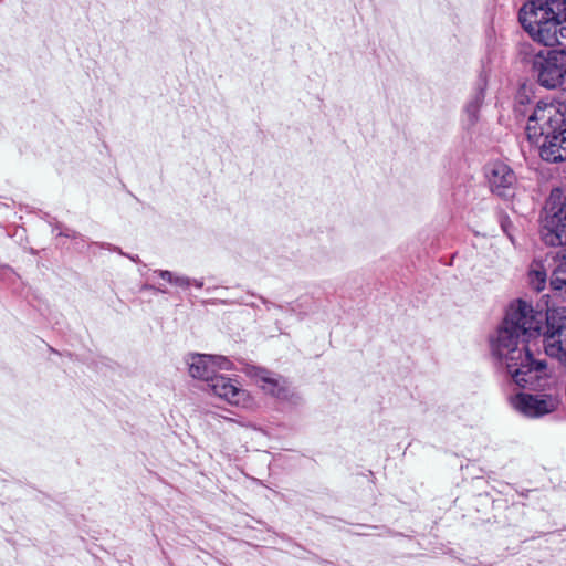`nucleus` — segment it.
I'll list each match as a JSON object with an SVG mask.
<instances>
[{
    "mask_svg": "<svg viewBox=\"0 0 566 566\" xmlns=\"http://www.w3.org/2000/svg\"><path fill=\"white\" fill-rule=\"evenodd\" d=\"M546 322L544 348L547 356L566 367V307L535 310L525 300L513 301L502 325L491 340L492 354L520 387L537 388L548 377L546 363L535 359L530 348Z\"/></svg>",
    "mask_w": 566,
    "mask_h": 566,
    "instance_id": "f257e3e1",
    "label": "nucleus"
},
{
    "mask_svg": "<svg viewBox=\"0 0 566 566\" xmlns=\"http://www.w3.org/2000/svg\"><path fill=\"white\" fill-rule=\"evenodd\" d=\"M526 134L530 139L544 137L539 148L543 160H566V116L560 108V102L538 103L528 118Z\"/></svg>",
    "mask_w": 566,
    "mask_h": 566,
    "instance_id": "f03ea898",
    "label": "nucleus"
},
{
    "mask_svg": "<svg viewBox=\"0 0 566 566\" xmlns=\"http://www.w3.org/2000/svg\"><path fill=\"white\" fill-rule=\"evenodd\" d=\"M518 19L530 36L545 46L566 39V0H553L551 6L528 1L521 8Z\"/></svg>",
    "mask_w": 566,
    "mask_h": 566,
    "instance_id": "7ed1b4c3",
    "label": "nucleus"
},
{
    "mask_svg": "<svg viewBox=\"0 0 566 566\" xmlns=\"http://www.w3.org/2000/svg\"><path fill=\"white\" fill-rule=\"evenodd\" d=\"M537 83L548 90L560 86L566 80V51H541L533 59Z\"/></svg>",
    "mask_w": 566,
    "mask_h": 566,
    "instance_id": "20e7f679",
    "label": "nucleus"
},
{
    "mask_svg": "<svg viewBox=\"0 0 566 566\" xmlns=\"http://www.w3.org/2000/svg\"><path fill=\"white\" fill-rule=\"evenodd\" d=\"M188 366L192 378L203 380L208 385L218 371L232 369V363L227 357L206 354L190 355Z\"/></svg>",
    "mask_w": 566,
    "mask_h": 566,
    "instance_id": "39448f33",
    "label": "nucleus"
},
{
    "mask_svg": "<svg viewBox=\"0 0 566 566\" xmlns=\"http://www.w3.org/2000/svg\"><path fill=\"white\" fill-rule=\"evenodd\" d=\"M541 234L547 245H566V196L543 220Z\"/></svg>",
    "mask_w": 566,
    "mask_h": 566,
    "instance_id": "423d86ee",
    "label": "nucleus"
},
{
    "mask_svg": "<svg viewBox=\"0 0 566 566\" xmlns=\"http://www.w3.org/2000/svg\"><path fill=\"white\" fill-rule=\"evenodd\" d=\"M511 405L524 416L537 418L556 410L558 400L547 394H518L511 399Z\"/></svg>",
    "mask_w": 566,
    "mask_h": 566,
    "instance_id": "0eeeda50",
    "label": "nucleus"
},
{
    "mask_svg": "<svg viewBox=\"0 0 566 566\" xmlns=\"http://www.w3.org/2000/svg\"><path fill=\"white\" fill-rule=\"evenodd\" d=\"M486 178L491 190L500 197H509L516 182L514 171L504 163L495 161L489 165Z\"/></svg>",
    "mask_w": 566,
    "mask_h": 566,
    "instance_id": "6e6552de",
    "label": "nucleus"
},
{
    "mask_svg": "<svg viewBox=\"0 0 566 566\" xmlns=\"http://www.w3.org/2000/svg\"><path fill=\"white\" fill-rule=\"evenodd\" d=\"M211 391L219 398L235 406H247L250 401L248 392L238 386L232 379L218 375L208 385Z\"/></svg>",
    "mask_w": 566,
    "mask_h": 566,
    "instance_id": "1a4fd4ad",
    "label": "nucleus"
},
{
    "mask_svg": "<svg viewBox=\"0 0 566 566\" xmlns=\"http://www.w3.org/2000/svg\"><path fill=\"white\" fill-rule=\"evenodd\" d=\"M255 378L260 382V387L268 394L284 399L287 397L286 380L282 377H273L272 374L265 369H258Z\"/></svg>",
    "mask_w": 566,
    "mask_h": 566,
    "instance_id": "9d476101",
    "label": "nucleus"
},
{
    "mask_svg": "<svg viewBox=\"0 0 566 566\" xmlns=\"http://www.w3.org/2000/svg\"><path fill=\"white\" fill-rule=\"evenodd\" d=\"M548 261V258L545 260L535 259L530 265L528 269V283L537 292H541L545 289L547 282V268L545 263Z\"/></svg>",
    "mask_w": 566,
    "mask_h": 566,
    "instance_id": "9b49d317",
    "label": "nucleus"
},
{
    "mask_svg": "<svg viewBox=\"0 0 566 566\" xmlns=\"http://www.w3.org/2000/svg\"><path fill=\"white\" fill-rule=\"evenodd\" d=\"M551 286L560 297L566 298V262H560L554 269Z\"/></svg>",
    "mask_w": 566,
    "mask_h": 566,
    "instance_id": "f8f14e48",
    "label": "nucleus"
},
{
    "mask_svg": "<svg viewBox=\"0 0 566 566\" xmlns=\"http://www.w3.org/2000/svg\"><path fill=\"white\" fill-rule=\"evenodd\" d=\"M482 104V96L478 94L472 101L468 103L464 109V123L468 128L475 125L479 119V109Z\"/></svg>",
    "mask_w": 566,
    "mask_h": 566,
    "instance_id": "ddd939ff",
    "label": "nucleus"
},
{
    "mask_svg": "<svg viewBox=\"0 0 566 566\" xmlns=\"http://www.w3.org/2000/svg\"><path fill=\"white\" fill-rule=\"evenodd\" d=\"M171 284L182 286V287H188L190 285V280L186 276L174 275V280H172Z\"/></svg>",
    "mask_w": 566,
    "mask_h": 566,
    "instance_id": "4468645a",
    "label": "nucleus"
},
{
    "mask_svg": "<svg viewBox=\"0 0 566 566\" xmlns=\"http://www.w3.org/2000/svg\"><path fill=\"white\" fill-rule=\"evenodd\" d=\"M155 273H158V275L161 279L168 281L169 283L172 282L174 275H175L174 273H171L170 271H167V270H159V271H156Z\"/></svg>",
    "mask_w": 566,
    "mask_h": 566,
    "instance_id": "2eb2a0df",
    "label": "nucleus"
},
{
    "mask_svg": "<svg viewBox=\"0 0 566 566\" xmlns=\"http://www.w3.org/2000/svg\"><path fill=\"white\" fill-rule=\"evenodd\" d=\"M195 284H196L197 287H201L202 286V282L196 281Z\"/></svg>",
    "mask_w": 566,
    "mask_h": 566,
    "instance_id": "dca6fc26",
    "label": "nucleus"
}]
</instances>
